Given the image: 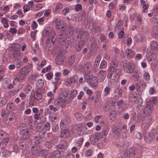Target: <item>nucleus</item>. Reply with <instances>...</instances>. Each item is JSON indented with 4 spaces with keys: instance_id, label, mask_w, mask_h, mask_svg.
Listing matches in <instances>:
<instances>
[{
    "instance_id": "15",
    "label": "nucleus",
    "mask_w": 158,
    "mask_h": 158,
    "mask_svg": "<svg viewBox=\"0 0 158 158\" xmlns=\"http://www.w3.org/2000/svg\"><path fill=\"white\" fill-rule=\"evenodd\" d=\"M106 76V72L105 70H101L98 73V78L100 82L103 81Z\"/></svg>"
},
{
    "instance_id": "48",
    "label": "nucleus",
    "mask_w": 158,
    "mask_h": 158,
    "mask_svg": "<svg viewBox=\"0 0 158 158\" xmlns=\"http://www.w3.org/2000/svg\"><path fill=\"white\" fill-rule=\"evenodd\" d=\"M130 152L129 154L131 155V156H133L135 155L136 153V148L135 147H132L131 148L127 150Z\"/></svg>"
},
{
    "instance_id": "20",
    "label": "nucleus",
    "mask_w": 158,
    "mask_h": 158,
    "mask_svg": "<svg viewBox=\"0 0 158 158\" xmlns=\"http://www.w3.org/2000/svg\"><path fill=\"white\" fill-rule=\"evenodd\" d=\"M89 34L87 32L83 31L79 32V34L77 35L78 37H80L81 39L83 41H85L88 38Z\"/></svg>"
},
{
    "instance_id": "56",
    "label": "nucleus",
    "mask_w": 158,
    "mask_h": 158,
    "mask_svg": "<svg viewBox=\"0 0 158 158\" xmlns=\"http://www.w3.org/2000/svg\"><path fill=\"white\" fill-rule=\"evenodd\" d=\"M152 14L154 15H158V5L155 6L152 10Z\"/></svg>"
},
{
    "instance_id": "32",
    "label": "nucleus",
    "mask_w": 158,
    "mask_h": 158,
    "mask_svg": "<svg viewBox=\"0 0 158 158\" xmlns=\"http://www.w3.org/2000/svg\"><path fill=\"white\" fill-rule=\"evenodd\" d=\"M50 128V123L48 122L46 123L43 126V133H44L47 131L49 130Z\"/></svg>"
},
{
    "instance_id": "26",
    "label": "nucleus",
    "mask_w": 158,
    "mask_h": 158,
    "mask_svg": "<svg viewBox=\"0 0 158 158\" xmlns=\"http://www.w3.org/2000/svg\"><path fill=\"white\" fill-rule=\"evenodd\" d=\"M117 106L118 109H122L125 105V103L123 100L121 99L117 102Z\"/></svg>"
},
{
    "instance_id": "2",
    "label": "nucleus",
    "mask_w": 158,
    "mask_h": 158,
    "mask_svg": "<svg viewBox=\"0 0 158 158\" xmlns=\"http://www.w3.org/2000/svg\"><path fill=\"white\" fill-rule=\"evenodd\" d=\"M68 100V93L66 92H61L57 98L54 100V105L59 108H63L65 105Z\"/></svg>"
},
{
    "instance_id": "51",
    "label": "nucleus",
    "mask_w": 158,
    "mask_h": 158,
    "mask_svg": "<svg viewBox=\"0 0 158 158\" xmlns=\"http://www.w3.org/2000/svg\"><path fill=\"white\" fill-rule=\"evenodd\" d=\"M47 96L49 97V99H50V100H53L54 98V94L51 91H48L47 93Z\"/></svg>"
},
{
    "instance_id": "7",
    "label": "nucleus",
    "mask_w": 158,
    "mask_h": 158,
    "mask_svg": "<svg viewBox=\"0 0 158 158\" xmlns=\"http://www.w3.org/2000/svg\"><path fill=\"white\" fill-rule=\"evenodd\" d=\"M154 108L152 103L151 102H148L143 109V113L145 115H150L153 110Z\"/></svg>"
},
{
    "instance_id": "5",
    "label": "nucleus",
    "mask_w": 158,
    "mask_h": 158,
    "mask_svg": "<svg viewBox=\"0 0 158 158\" xmlns=\"http://www.w3.org/2000/svg\"><path fill=\"white\" fill-rule=\"evenodd\" d=\"M31 68L29 66H25L22 67L20 69L19 75L16 77L18 81L23 80L24 77L30 72Z\"/></svg>"
},
{
    "instance_id": "13",
    "label": "nucleus",
    "mask_w": 158,
    "mask_h": 158,
    "mask_svg": "<svg viewBox=\"0 0 158 158\" xmlns=\"http://www.w3.org/2000/svg\"><path fill=\"white\" fill-rule=\"evenodd\" d=\"M124 68L127 73H131L134 70L135 67L133 64L130 63L126 64Z\"/></svg>"
},
{
    "instance_id": "30",
    "label": "nucleus",
    "mask_w": 158,
    "mask_h": 158,
    "mask_svg": "<svg viewBox=\"0 0 158 158\" xmlns=\"http://www.w3.org/2000/svg\"><path fill=\"white\" fill-rule=\"evenodd\" d=\"M44 3H37L35 5L34 11H37L41 9L44 6Z\"/></svg>"
},
{
    "instance_id": "4",
    "label": "nucleus",
    "mask_w": 158,
    "mask_h": 158,
    "mask_svg": "<svg viewBox=\"0 0 158 158\" xmlns=\"http://www.w3.org/2000/svg\"><path fill=\"white\" fill-rule=\"evenodd\" d=\"M20 125L23 127L20 129L22 139H25L28 138L32 134V130L30 128H27L25 124H22Z\"/></svg>"
},
{
    "instance_id": "10",
    "label": "nucleus",
    "mask_w": 158,
    "mask_h": 158,
    "mask_svg": "<svg viewBox=\"0 0 158 158\" xmlns=\"http://www.w3.org/2000/svg\"><path fill=\"white\" fill-rule=\"evenodd\" d=\"M91 68V65L90 62H87L84 65L81 66L79 69L83 72L86 73L89 72Z\"/></svg>"
},
{
    "instance_id": "23",
    "label": "nucleus",
    "mask_w": 158,
    "mask_h": 158,
    "mask_svg": "<svg viewBox=\"0 0 158 158\" xmlns=\"http://www.w3.org/2000/svg\"><path fill=\"white\" fill-rule=\"evenodd\" d=\"M156 55L152 52H149L148 54L147 60L148 61H151L154 60L156 58Z\"/></svg>"
},
{
    "instance_id": "39",
    "label": "nucleus",
    "mask_w": 158,
    "mask_h": 158,
    "mask_svg": "<svg viewBox=\"0 0 158 158\" xmlns=\"http://www.w3.org/2000/svg\"><path fill=\"white\" fill-rule=\"evenodd\" d=\"M117 116V114L115 110H113L110 113V119L112 120H114Z\"/></svg>"
},
{
    "instance_id": "63",
    "label": "nucleus",
    "mask_w": 158,
    "mask_h": 158,
    "mask_svg": "<svg viewBox=\"0 0 158 158\" xmlns=\"http://www.w3.org/2000/svg\"><path fill=\"white\" fill-rule=\"evenodd\" d=\"M69 7H66L64 8L63 10H62V14L64 15H66V14H67L69 11Z\"/></svg>"
},
{
    "instance_id": "57",
    "label": "nucleus",
    "mask_w": 158,
    "mask_h": 158,
    "mask_svg": "<svg viewBox=\"0 0 158 158\" xmlns=\"http://www.w3.org/2000/svg\"><path fill=\"white\" fill-rule=\"evenodd\" d=\"M6 102V99L4 98H0V106H2L5 104Z\"/></svg>"
},
{
    "instance_id": "19",
    "label": "nucleus",
    "mask_w": 158,
    "mask_h": 158,
    "mask_svg": "<svg viewBox=\"0 0 158 158\" xmlns=\"http://www.w3.org/2000/svg\"><path fill=\"white\" fill-rule=\"evenodd\" d=\"M60 137L64 138L69 137L70 135L69 131L67 129H64L61 130L60 132Z\"/></svg>"
},
{
    "instance_id": "36",
    "label": "nucleus",
    "mask_w": 158,
    "mask_h": 158,
    "mask_svg": "<svg viewBox=\"0 0 158 158\" xmlns=\"http://www.w3.org/2000/svg\"><path fill=\"white\" fill-rule=\"evenodd\" d=\"M83 90L85 92L86 94L89 96H91L93 93V91L89 89L88 87H85L83 89Z\"/></svg>"
},
{
    "instance_id": "1",
    "label": "nucleus",
    "mask_w": 158,
    "mask_h": 158,
    "mask_svg": "<svg viewBox=\"0 0 158 158\" xmlns=\"http://www.w3.org/2000/svg\"><path fill=\"white\" fill-rule=\"evenodd\" d=\"M44 36H46L48 38L47 43L49 46L53 45L55 40L56 34L53 29L51 28H47L43 31Z\"/></svg>"
},
{
    "instance_id": "45",
    "label": "nucleus",
    "mask_w": 158,
    "mask_h": 158,
    "mask_svg": "<svg viewBox=\"0 0 158 158\" xmlns=\"http://www.w3.org/2000/svg\"><path fill=\"white\" fill-rule=\"evenodd\" d=\"M101 56H98L96 58L94 64V66L96 67H98V66L101 60Z\"/></svg>"
},
{
    "instance_id": "33",
    "label": "nucleus",
    "mask_w": 158,
    "mask_h": 158,
    "mask_svg": "<svg viewBox=\"0 0 158 158\" xmlns=\"http://www.w3.org/2000/svg\"><path fill=\"white\" fill-rule=\"evenodd\" d=\"M66 36L65 33L60 34L58 36L60 42H64L66 40Z\"/></svg>"
},
{
    "instance_id": "55",
    "label": "nucleus",
    "mask_w": 158,
    "mask_h": 158,
    "mask_svg": "<svg viewBox=\"0 0 158 158\" xmlns=\"http://www.w3.org/2000/svg\"><path fill=\"white\" fill-rule=\"evenodd\" d=\"M51 69L50 65H48L47 67L44 68L42 70L41 72L43 73H45L46 72L49 71Z\"/></svg>"
},
{
    "instance_id": "52",
    "label": "nucleus",
    "mask_w": 158,
    "mask_h": 158,
    "mask_svg": "<svg viewBox=\"0 0 158 158\" xmlns=\"http://www.w3.org/2000/svg\"><path fill=\"white\" fill-rule=\"evenodd\" d=\"M45 146L48 148H51L52 146V143L50 141H46L44 143Z\"/></svg>"
},
{
    "instance_id": "25",
    "label": "nucleus",
    "mask_w": 158,
    "mask_h": 158,
    "mask_svg": "<svg viewBox=\"0 0 158 158\" xmlns=\"http://www.w3.org/2000/svg\"><path fill=\"white\" fill-rule=\"evenodd\" d=\"M31 151L34 155H40L41 151H43L42 149L40 148L37 149V148L34 146L32 147Z\"/></svg>"
},
{
    "instance_id": "12",
    "label": "nucleus",
    "mask_w": 158,
    "mask_h": 158,
    "mask_svg": "<svg viewBox=\"0 0 158 158\" xmlns=\"http://www.w3.org/2000/svg\"><path fill=\"white\" fill-rule=\"evenodd\" d=\"M64 57L62 56L61 52L58 53L56 59V64L60 65L64 63Z\"/></svg>"
},
{
    "instance_id": "47",
    "label": "nucleus",
    "mask_w": 158,
    "mask_h": 158,
    "mask_svg": "<svg viewBox=\"0 0 158 158\" xmlns=\"http://www.w3.org/2000/svg\"><path fill=\"white\" fill-rule=\"evenodd\" d=\"M43 129V126H40V125H38L36 127V130L39 132V133L40 134L44 135V133H43L42 132Z\"/></svg>"
},
{
    "instance_id": "16",
    "label": "nucleus",
    "mask_w": 158,
    "mask_h": 158,
    "mask_svg": "<svg viewBox=\"0 0 158 158\" xmlns=\"http://www.w3.org/2000/svg\"><path fill=\"white\" fill-rule=\"evenodd\" d=\"M77 94V91L75 90H72L70 94H68L67 101L69 102L71 101L75 97Z\"/></svg>"
},
{
    "instance_id": "43",
    "label": "nucleus",
    "mask_w": 158,
    "mask_h": 158,
    "mask_svg": "<svg viewBox=\"0 0 158 158\" xmlns=\"http://www.w3.org/2000/svg\"><path fill=\"white\" fill-rule=\"evenodd\" d=\"M135 40L138 42H141L143 41V37L142 35L139 34L135 37Z\"/></svg>"
},
{
    "instance_id": "21",
    "label": "nucleus",
    "mask_w": 158,
    "mask_h": 158,
    "mask_svg": "<svg viewBox=\"0 0 158 158\" xmlns=\"http://www.w3.org/2000/svg\"><path fill=\"white\" fill-rule=\"evenodd\" d=\"M117 62L116 60H112L110 63L109 69L115 71L117 69Z\"/></svg>"
},
{
    "instance_id": "60",
    "label": "nucleus",
    "mask_w": 158,
    "mask_h": 158,
    "mask_svg": "<svg viewBox=\"0 0 158 158\" xmlns=\"http://www.w3.org/2000/svg\"><path fill=\"white\" fill-rule=\"evenodd\" d=\"M74 82V79L73 77H70L68 79L67 82L69 85H71Z\"/></svg>"
},
{
    "instance_id": "35",
    "label": "nucleus",
    "mask_w": 158,
    "mask_h": 158,
    "mask_svg": "<svg viewBox=\"0 0 158 158\" xmlns=\"http://www.w3.org/2000/svg\"><path fill=\"white\" fill-rule=\"evenodd\" d=\"M38 76V75L37 73L32 74L31 76L29 77L28 81L30 82H32L35 81Z\"/></svg>"
},
{
    "instance_id": "11",
    "label": "nucleus",
    "mask_w": 158,
    "mask_h": 158,
    "mask_svg": "<svg viewBox=\"0 0 158 158\" xmlns=\"http://www.w3.org/2000/svg\"><path fill=\"white\" fill-rule=\"evenodd\" d=\"M89 84L93 88L96 87L98 85V79L96 77L91 76L89 78Z\"/></svg>"
},
{
    "instance_id": "62",
    "label": "nucleus",
    "mask_w": 158,
    "mask_h": 158,
    "mask_svg": "<svg viewBox=\"0 0 158 158\" xmlns=\"http://www.w3.org/2000/svg\"><path fill=\"white\" fill-rule=\"evenodd\" d=\"M57 147L58 149L60 150L61 151H63L66 148V146L62 144H59Z\"/></svg>"
},
{
    "instance_id": "40",
    "label": "nucleus",
    "mask_w": 158,
    "mask_h": 158,
    "mask_svg": "<svg viewBox=\"0 0 158 158\" xmlns=\"http://www.w3.org/2000/svg\"><path fill=\"white\" fill-rule=\"evenodd\" d=\"M8 19L6 18H2L1 19V22L3 24L4 27L5 28H7L8 27Z\"/></svg>"
},
{
    "instance_id": "6",
    "label": "nucleus",
    "mask_w": 158,
    "mask_h": 158,
    "mask_svg": "<svg viewBox=\"0 0 158 158\" xmlns=\"http://www.w3.org/2000/svg\"><path fill=\"white\" fill-rule=\"evenodd\" d=\"M66 19L65 18H63L61 19H56L55 21L56 28L63 31L64 29L65 30L67 28L65 22Z\"/></svg>"
},
{
    "instance_id": "17",
    "label": "nucleus",
    "mask_w": 158,
    "mask_h": 158,
    "mask_svg": "<svg viewBox=\"0 0 158 158\" xmlns=\"http://www.w3.org/2000/svg\"><path fill=\"white\" fill-rule=\"evenodd\" d=\"M64 31L66 34H67L69 35H74L77 32L76 30L73 27H70L69 28H67L65 30L64 29Z\"/></svg>"
},
{
    "instance_id": "34",
    "label": "nucleus",
    "mask_w": 158,
    "mask_h": 158,
    "mask_svg": "<svg viewBox=\"0 0 158 158\" xmlns=\"http://www.w3.org/2000/svg\"><path fill=\"white\" fill-rule=\"evenodd\" d=\"M121 131V130L120 129L119 127L118 126H116L114 127L112 132L114 134L118 135Z\"/></svg>"
},
{
    "instance_id": "31",
    "label": "nucleus",
    "mask_w": 158,
    "mask_h": 158,
    "mask_svg": "<svg viewBox=\"0 0 158 158\" xmlns=\"http://www.w3.org/2000/svg\"><path fill=\"white\" fill-rule=\"evenodd\" d=\"M137 99V94L134 93H131L129 96V100L132 102L136 101Z\"/></svg>"
},
{
    "instance_id": "9",
    "label": "nucleus",
    "mask_w": 158,
    "mask_h": 158,
    "mask_svg": "<svg viewBox=\"0 0 158 158\" xmlns=\"http://www.w3.org/2000/svg\"><path fill=\"white\" fill-rule=\"evenodd\" d=\"M152 116L151 115H145L142 121V127H145L149 126L151 121Z\"/></svg>"
},
{
    "instance_id": "8",
    "label": "nucleus",
    "mask_w": 158,
    "mask_h": 158,
    "mask_svg": "<svg viewBox=\"0 0 158 158\" xmlns=\"http://www.w3.org/2000/svg\"><path fill=\"white\" fill-rule=\"evenodd\" d=\"M100 134L99 132L96 133L94 135H91L90 138V142L93 145H95L98 143L100 138Z\"/></svg>"
},
{
    "instance_id": "49",
    "label": "nucleus",
    "mask_w": 158,
    "mask_h": 158,
    "mask_svg": "<svg viewBox=\"0 0 158 158\" xmlns=\"http://www.w3.org/2000/svg\"><path fill=\"white\" fill-rule=\"evenodd\" d=\"M107 63L105 60H102L100 64V68L101 69L106 68L107 66Z\"/></svg>"
},
{
    "instance_id": "50",
    "label": "nucleus",
    "mask_w": 158,
    "mask_h": 158,
    "mask_svg": "<svg viewBox=\"0 0 158 158\" xmlns=\"http://www.w3.org/2000/svg\"><path fill=\"white\" fill-rule=\"evenodd\" d=\"M28 5L31 8V10L34 11L35 5L34 4L33 1H31L28 2Z\"/></svg>"
},
{
    "instance_id": "44",
    "label": "nucleus",
    "mask_w": 158,
    "mask_h": 158,
    "mask_svg": "<svg viewBox=\"0 0 158 158\" xmlns=\"http://www.w3.org/2000/svg\"><path fill=\"white\" fill-rule=\"evenodd\" d=\"M34 97L35 99L39 100L41 98L42 96L41 93L38 92H36L34 93Z\"/></svg>"
},
{
    "instance_id": "27",
    "label": "nucleus",
    "mask_w": 158,
    "mask_h": 158,
    "mask_svg": "<svg viewBox=\"0 0 158 158\" xmlns=\"http://www.w3.org/2000/svg\"><path fill=\"white\" fill-rule=\"evenodd\" d=\"M126 52L128 57L132 58L134 56V53L131 49H127L126 50Z\"/></svg>"
},
{
    "instance_id": "42",
    "label": "nucleus",
    "mask_w": 158,
    "mask_h": 158,
    "mask_svg": "<svg viewBox=\"0 0 158 158\" xmlns=\"http://www.w3.org/2000/svg\"><path fill=\"white\" fill-rule=\"evenodd\" d=\"M54 158H59L61 156V153L58 150H56L52 153Z\"/></svg>"
},
{
    "instance_id": "61",
    "label": "nucleus",
    "mask_w": 158,
    "mask_h": 158,
    "mask_svg": "<svg viewBox=\"0 0 158 158\" xmlns=\"http://www.w3.org/2000/svg\"><path fill=\"white\" fill-rule=\"evenodd\" d=\"M75 9L76 11H78L81 10L82 9V6L80 4H77L75 5Z\"/></svg>"
},
{
    "instance_id": "28",
    "label": "nucleus",
    "mask_w": 158,
    "mask_h": 158,
    "mask_svg": "<svg viewBox=\"0 0 158 158\" xmlns=\"http://www.w3.org/2000/svg\"><path fill=\"white\" fill-rule=\"evenodd\" d=\"M121 72V69H118L115 70L113 78H115L118 79L120 76Z\"/></svg>"
},
{
    "instance_id": "24",
    "label": "nucleus",
    "mask_w": 158,
    "mask_h": 158,
    "mask_svg": "<svg viewBox=\"0 0 158 158\" xmlns=\"http://www.w3.org/2000/svg\"><path fill=\"white\" fill-rule=\"evenodd\" d=\"M63 7V4L60 2L58 3L56 6L55 9L53 10V11L54 13H57L60 11Z\"/></svg>"
},
{
    "instance_id": "3",
    "label": "nucleus",
    "mask_w": 158,
    "mask_h": 158,
    "mask_svg": "<svg viewBox=\"0 0 158 158\" xmlns=\"http://www.w3.org/2000/svg\"><path fill=\"white\" fill-rule=\"evenodd\" d=\"M4 123L6 125L12 123L15 120L14 114L11 112H7L2 114Z\"/></svg>"
},
{
    "instance_id": "37",
    "label": "nucleus",
    "mask_w": 158,
    "mask_h": 158,
    "mask_svg": "<svg viewBox=\"0 0 158 158\" xmlns=\"http://www.w3.org/2000/svg\"><path fill=\"white\" fill-rule=\"evenodd\" d=\"M110 90L111 88L109 86H107L104 89L103 91L104 96H106L110 94Z\"/></svg>"
},
{
    "instance_id": "59",
    "label": "nucleus",
    "mask_w": 158,
    "mask_h": 158,
    "mask_svg": "<svg viewBox=\"0 0 158 158\" xmlns=\"http://www.w3.org/2000/svg\"><path fill=\"white\" fill-rule=\"evenodd\" d=\"M49 108L51 110H52L53 112H56L58 110V107L56 106L55 107L52 105H50L49 106Z\"/></svg>"
},
{
    "instance_id": "53",
    "label": "nucleus",
    "mask_w": 158,
    "mask_h": 158,
    "mask_svg": "<svg viewBox=\"0 0 158 158\" xmlns=\"http://www.w3.org/2000/svg\"><path fill=\"white\" fill-rule=\"evenodd\" d=\"M114 71H115L109 69L108 73L107 76V78L108 79L112 78L113 77L112 76L114 74Z\"/></svg>"
},
{
    "instance_id": "64",
    "label": "nucleus",
    "mask_w": 158,
    "mask_h": 158,
    "mask_svg": "<svg viewBox=\"0 0 158 158\" xmlns=\"http://www.w3.org/2000/svg\"><path fill=\"white\" fill-rule=\"evenodd\" d=\"M130 152L128 150L125 151L124 153V158H130L131 155L129 154Z\"/></svg>"
},
{
    "instance_id": "46",
    "label": "nucleus",
    "mask_w": 158,
    "mask_h": 158,
    "mask_svg": "<svg viewBox=\"0 0 158 158\" xmlns=\"http://www.w3.org/2000/svg\"><path fill=\"white\" fill-rule=\"evenodd\" d=\"M143 79L145 81H148L150 80V75L148 72L144 73L143 75Z\"/></svg>"
},
{
    "instance_id": "29",
    "label": "nucleus",
    "mask_w": 158,
    "mask_h": 158,
    "mask_svg": "<svg viewBox=\"0 0 158 158\" xmlns=\"http://www.w3.org/2000/svg\"><path fill=\"white\" fill-rule=\"evenodd\" d=\"M36 85L38 88H42L44 85V83L42 79H39L36 80L35 82Z\"/></svg>"
},
{
    "instance_id": "22",
    "label": "nucleus",
    "mask_w": 158,
    "mask_h": 158,
    "mask_svg": "<svg viewBox=\"0 0 158 158\" xmlns=\"http://www.w3.org/2000/svg\"><path fill=\"white\" fill-rule=\"evenodd\" d=\"M118 79H116L115 78H113L111 79L109 81L108 85L109 86L111 87H115L117 84V81Z\"/></svg>"
},
{
    "instance_id": "38",
    "label": "nucleus",
    "mask_w": 158,
    "mask_h": 158,
    "mask_svg": "<svg viewBox=\"0 0 158 158\" xmlns=\"http://www.w3.org/2000/svg\"><path fill=\"white\" fill-rule=\"evenodd\" d=\"M46 61L45 60H41V63L40 64L37 65V68L38 70H40L44 65L46 64Z\"/></svg>"
},
{
    "instance_id": "54",
    "label": "nucleus",
    "mask_w": 158,
    "mask_h": 158,
    "mask_svg": "<svg viewBox=\"0 0 158 158\" xmlns=\"http://www.w3.org/2000/svg\"><path fill=\"white\" fill-rule=\"evenodd\" d=\"M116 5V2L115 1H113L110 2L109 6V8L110 9H113L114 8Z\"/></svg>"
},
{
    "instance_id": "58",
    "label": "nucleus",
    "mask_w": 158,
    "mask_h": 158,
    "mask_svg": "<svg viewBox=\"0 0 158 158\" xmlns=\"http://www.w3.org/2000/svg\"><path fill=\"white\" fill-rule=\"evenodd\" d=\"M75 61V56L73 55H72L69 58V64L70 65L73 64Z\"/></svg>"
},
{
    "instance_id": "18",
    "label": "nucleus",
    "mask_w": 158,
    "mask_h": 158,
    "mask_svg": "<svg viewBox=\"0 0 158 158\" xmlns=\"http://www.w3.org/2000/svg\"><path fill=\"white\" fill-rule=\"evenodd\" d=\"M38 136H36L35 137V138L33 139L34 143L35 144H37L42 143L43 140V136L41 134H39Z\"/></svg>"
},
{
    "instance_id": "14",
    "label": "nucleus",
    "mask_w": 158,
    "mask_h": 158,
    "mask_svg": "<svg viewBox=\"0 0 158 158\" xmlns=\"http://www.w3.org/2000/svg\"><path fill=\"white\" fill-rule=\"evenodd\" d=\"M150 48L152 50L156 51L158 54V42L155 41H152L150 43Z\"/></svg>"
},
{
    "instance_id": "41",
    "label": "nucleus",
    "mask_w": 158,
    "mask_h": 158,
    "mask_svg": "<svg viewBox=\"0 0 158 158\" xmlns=\"http://www.w3.org/2000/svg\"><path fill=\"white\" fill-rule=\"evenodd\" d=\"M152 32L155 37H157L158 36V25H156L153 27Z\"/></svg>"
}]
</instances>
